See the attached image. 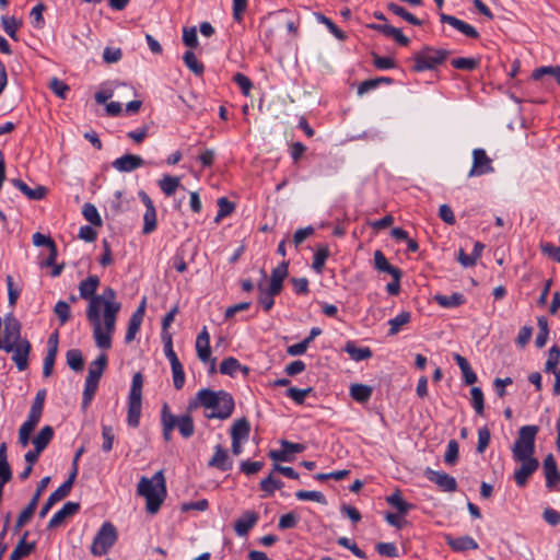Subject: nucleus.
Segmentation results:
<instances>
[{
  "mask_svg": "<svg viewBox=\"0 0 560 560\" xmlns=\"http://www.w3.org/2000/svg\"><path fill=\"white\" fill-rule=\"evenodd\" d=\"M98 301L95 299L94 302L89 303L86 318L92 325L95 345L102 350H108L112 348V336L115 331L117 314L121 304H107L106 308H103L102 320L101 310H97L96 306Z\"/></svg>",
  "mask_w": 560,
  "mask_h": 560,
  "instance_id": "obj_1",
  "label": "nucleus"
},
{
  "mask_svg": "<svg viewBox=\"0 0 560 560\" xmlns=\"http://www.w3.org/2000/svg\"><path fill=\"white\" fill-rule=\"evenodd\" d=\"M200 406L212 410L205 415L206 418L224 420L232 416L235 402L233 396L223 389L215 392L210 388H202L188 402L187 410L190 412Z\"/></svg>",
  "mask_w": 560,
  "mask_h": 560,
  "instance_id": "obj_2",
  "label": "nucleus"
},
{
  "mask_svg": "<svg viewBox=\"0 0 560 560\" xmlns=\"http://www.w3.org/2000/svg\"><path fill=\"white\" fill-rule=\"evenodd\" d=\"M137 493L145 499L148 513H158L166 497V481L163 471H156L151 479L141 477L137 486Z\"/></svg>",
  "mask_w": 560,
  "mask_h": 560,
  "instance_id": "obj_3",
  "label": "nucleus"
},
{
  "mask_svg": "<svg viewBox=\"0 0 560 560\" xmlns=\"http://www.w3.org/2000/svg\"><path fill=\"white\" fill-rule=\"evenodd\" d=\"M539 427L535 424L523 425L518 430V435L512 446V456L514 460L527 459L534 457L536 435Z\"/></svg>",
  "mask_w": 560,
  "mask_h": 560,
  "instance_id": "obj_4",
  "label": "nucleus"
},
{
  "mask_svg": "<svg viewBox=\"0 0 560 560\" xmlns=\"http://www.w3.org/2000/svg\"><path fill=\"white\" fill-rule=\"evenodd\" d=\"M142 387L143 376L137 372L132 376L131 387L128 396L127 423L131 428H138L142 410Z\"/></svg>",
  "mask_w": 560,
  "mask_h": 560,
  "instance_id": "obj_5",
  "label": "nucleus"
},
{
  "mask_svg": "<svg viewBox=\"0 0 560 560\" xmlns=\"http://www.w3.org/2000/svg\"><path fill=\"white\" fill-rule=\"evenodd\" d=\"M450 55L451 51L447 49L424 47L415 55L413 70H435L445 67Z\"/></svg>",
  "mask_w": 560,
  "mask_h": 560,
  "instance_id": "obj_6",
  "label": "nucleus"
},
{
  "mask_svg": "<svg viewBox=\"0 0 560 560\" xmlns=\"http://www.w3.org/2000/svg\"><path fill=\"white\" fill-rule=\"evenodd\" d=\"M118 538L117 529L110 522H105L97 530L91 545L93 556H104L115 545Z\"/></svg>",
  "mask_w": 560,
  "mask_h": 560,
  "instance_id": "obj_7",
  "label": "nucleus"
},
{
  "mask_svg": "<svg viewBox=\"0 0 560 560\" xmlns=\"http://www.w3.org/2000/svg\"><path fill=\"white\" fill-rule=\"evenodd\" d=\"M494 171L492 160L487 155L486 151L481 148L472 151V165L468 173L469 177L481 176Z\"/></svg>",
  "mask_w": 560,
  "mask_h": 560,
  "instance_id": "obj_8",
  "label": "nucleus"
},
{
  "mask_svg": "<svg viewBox=\"0 0 560 560\" xmlns=\"http://www.w3.org/2000/svg\"><path fill=\"white\" fill-rule=\"evenodd\" d=\"M424 476L429 481L435 483L441 491L455 492L457 490L456 479L444 471L427 468Z\"/></svg>",
  "mask_w": 560,
  "mask_h": 560,
  "instance_id": "obj_9",
  "label": "nucleus"
},
{
  "mask_svg": "<svg viewBox=\"0 0 560 560\" xmlns=\"http://www.w3.org/2000/svg\"><path fill=\"white\" fill-rule=\"evenodd\" d=\"M521 467L514 471V480L517 487L523 488L527 485L529 477L538 469L539 460L536 457L517 460Z\"/></svg>",
  "mask_w": 560,
  "mask_h": 560,
  "instance_id": "obj_10",
  "label": "nucleus"
},
{
  "mask_svg": "<svg viewBox=\"0 0 560 560\" xmlns=\"http://www.w3.org/2000/svg\"><path fill=\"white\" fill-rule=\"evenodd\" d=\"M73 487V479H67L62 485H60L46 500L44 505L42 506L38 515L40 518H44L50 509L59 501L65 499L71 492Z\"/></svg>",
  "mask_w": 560,
  "mask_h": 560,
  "instance_id": "obj_11",
  "label": "nucleus"
},
{
  "mask_svg": "<svg viewBox=\"0 0 560 560\" xmlns=\"http://www.w3.org/2000/svg\"><path fill=\"white\" fill-rule=\"evenodd\" d=\"M4 334L3 340H1L2 345L19 342L20 340H24L21 336V323L15 318L12 313H9L4 319Z\"/></svg>",
  "mask_w": 560,
  "mask_h": 560,
  "instance_id": "obj_12",
  "label": "nucleus"
},
{
  "mask_svg": "<svg viewBox=\"0 0 560 560\" xmlns=\"http://www.w3.org/2000/svg\"><path fill=\"white\" fill-rule=\"evenodd\" d=\"M542 471L546 479V487L553 490L560 482V471L557 460L552 454H548L542 462Z\"/></svg>",
  "mask_w": 560,
  "mask_h": 560,
  "instance_id": "obj_13",
  "label": "nucleus"
},
{
  "mask_svg": "<svg viewBox=\"0 0 560 560\" xmlns=\"http://www.w3.org/2000/svg\"><path fill=\"white\" fill-rule=\"evenodd\" d=\"M145 305L147 301L145 298H143L137 310L132 313V315L129 318L128 328L125 336V341L127 343L131 342L136 338L138 331L140 330L145 313Z\"/></svg>",
  "mask_w": 560,
  "mask_h": 560,
  "instance_id": "obj_14",
  "label": "nucleus"
},
{
  "mask_svg": "<svg viewBox=\"0 0 560 560\" xmlns=\"http://www.w3.org/2000/svg\"><path fill=\"white\" fill-rule=\"evenodd\" d=\"M80 503L68 501L63 506L57 511L47 524L48 529L57 528L63 524V522L80 511Z\"/></svg>",
  "mask_w": 560,
  "mask_h": 560,
  "instance_id": "obj_15",
  "label": "nucleus"
},
{
  "mask_svg": "<svg viewBox=\"0 0 560 560\" xmlns=\"http://www.w3.org/2000/svg\"><path fill=\"white\" fill-rule=\"evenodd\" d=\"M440 21L442 23L448 24L458 32H460L463 35H465L468 38H478L479 33L478 31L470 24L466 23L463 20L457 19L456 16L441 13L440 14Z\"/></svg>",
  "mask_w": 560,
  "mask_h": 560,
  "instance_id": "obj_16",
  "label": "nucleus"
},
{
  "mask_svg": "<svg viewBox=\"0 0 560 560\" xmlns=\"http://www.w3.org/2000/svg\"><path fill=\"white\" fill-rule=\"evenodd\" d=\"M144 160L140 155L125 154L116 159L112 165L113 167L121 173H130L141 166H143Z\"/></svg>",
  "mask_w": 560,
  "mask_h": 560,
  "instance_id": "obj_17",
  "label": "nucleus"
},
{
  "mask_svg": "<svg viewBox=\"0 0 560 560\" xmlns=\"http://www.w3.org/2000/svg\"><path fill=\"white\" fill-rule=\"evenodd\" d=\"M289 273V261H282L272 269L268 288L271 293H281L283 290V281Z\"/></svg>",
  "mask_w": 560,
  "mask_h": 560,
  "instance_id": "obj_18",
  "label": "nucleus"
},
{
  "mask_svg": "<svg viewBox=\"0 0 560 560\" xmlns=\"http://www.w3.org/2000/svg\"><path fill=\"white\" fill-rule=\"evenodd\" d=\"M259 515L255 511H246L234 523V530L237 536L243 537L257 524Z\"/></svg>",
  "mask_w": 560,
  "mask_h": 560,
  "instance_id": "obj_19",
  "label": "nucleus"
},
{
  "mask_svg": "<svg viewBox=\"0 0 560 560\" xmlns=\"http://www.w3.org/2000/svg\"><path fill=\"white\" fill-rule=\"evenodd\" d=\"M445 542L447 546L457 552H464L468 550L478 549V542L470 536L465 535L460 537H453L451 535H445Z\"/></svg>",
  "mask_w": 560,
  "mask_h": 560,
  "instance_id": "obj_20",
  "label": "nucleus"
},
{
  "mask_svg": "<svg viewBox=\"0 0 560 560\" xmlns=\"http://www.w3.org/2000/svg\"><path fill=\"white\" fill-rule=\"evenodd\" d=\"M208 467L228 471L232 469L233 460L229 457L228 451L218 444L214 446V454L208 462Z\"/></svg>",
  "mask_w": 560,
  "mask_h": 560,
  "instance_id": "obj_21",
  "label": "nucleus"
},
{
  "mask_svg": "<svg viewBox=\"0 0 560 560\" xmlns=\"http://www.w3.org/2000/svg\"><path fill=\"white\" fill-rule=\"evenodd\" d=\"M196 351H197V355L201 362L206 363L210 360V357H211L210 335L207 330V327H203L202 330L197 336Z\"/></svg>",
  "mask_w": 560,
  "mask_h": 560,
  "instance_id": "obj_22",
  "label": "nucleus"
},
{
  "mask_svg": "<svg viewBox=\"0 0 560 560\" xmlns=\"http://www.w3.org/2000/svg\"><path fill=\"white\" fill-rule=\"evenodd\" d=\"M28 532L26 530L21 539L19 540L15 548L12 550L10 555V560H22L23 558L30 556L36 548L35 541H26V538L28 536Z\"/></svg>",
  "mask_w": 560,
  "mask_h": 560,
  "instance_id": "obj_23",
  "label": "nucleus"
},
{
  "mask_svg": "<svg viewBox=\"0 0 560 560\" xmlns=\"http://www.w3.org/2000/svg\"><path fill=\"white\" fill-rule=\"evenodd\" d=\"M161 424L163 439L164 441L170 442L172 440V432L175 429V416L171 412L166 402L162 406Z\"/></svg>",
  "mask_w": 560,
  "mask_h": 560,
  "instance_id": "obj_24",
  "label": "nucleus"
},
{
  "mask_svg": "<svg viewBox=\"0 0 560 560\" xmlns=\"http://www.w3.org/2000/svg\"><path fill=\"white\" fill-rule=\"evenodd\" d=\"M50 482V477H44L36 486L35 493L33 494L31 501L26 505V508L22 511L25 516L33 517L35 510L37 508L40 495L46 490L48 483Z\"/></svg>",
  "mask_w": 560,
  "mask_h": 560,
  "instance_id": "obj_25",
  "label": "nucleus"
},
{
  "mask_svg": "<svg viewBox=\"0 0 560 560\" xmlns=\"http://www.w3.org/2000/svg\"><path fill=\"white\" fill-rule=\"evenodd\" d=\"M11 184L22 191L28 199L31 200H40L46 195V188L44 186H37L35 189H32L20 178H12Z\"/></svg>",
  "mask_w": 560,
  "mask_h": 560,
  "instance_id": "obj_26",
  "label": "nucleus"
},
{
  "mask_svg": "<svg viewBox=\"0 0 560 560\" xmlns=\"http://www.w3.org/2000/svg\"><path fill=\"white\" fill-rule=\"evenodd\" d=\"M100 287V278L95 275L89 276L85 280L79 284L80 296L84 300L92 301V298L96 296L95 292Z\"/></svg>",
  "mask_w": 560,
  "mask_h": 560,
  "instance_id": "obj_27",
  "label": "nucleus"
},
{
  "mask_svg": "<svg viewBox=\"0 0 560 560\" xmlns=\"http://www.w3.org/2000/svg\"><path fill=\"white\" fill-rule=\"evenodd\" d=\"M453 359L455 360V362L457 363L458 368L462 371L465 384L466 385L475 384L478 381V377H477V374L471 369L467 359L458 353H454Z\"/></svg>",
  "mask_w": 560,
  "mask_h": 560,
  "instance_id": "obj_28",
  "label": "nucleus"
},
{
  "mask_svg": "<svg viewBox=\"0 0 560 560\" xmlns=\"http://www.w3.org/2000/svg\"><path fill=\"white\" fill-rule=\"evenodd\" d=\"M45 399H46V389H39L35 395V398L31 406L30 412L27 415V419L39 423L42 415H43Z\"/></svg>",
  "mask_w": 560,
  "mask_h": 560,
  "instance_id": "obj_29",
  "label": "nucleus"
},
{
  "mask_svg": "<svg viewBox=\"0 0 560 560\" xmlns=\"http://www.w3.org/2000/svg\"><path fill=\"white\" fill-rule=\"evenodd\" d=\"M108 363V358L105 353H101L94 361L90 363L88 376L89 378L98 381L101 380Z\"/></svg>",
  "mask_w": 560,
  "mask_h": 560,
  "instance_id": "obj_30",
  "label": "nucleus"
},
{
  "mask_svg": "<svg viewBox=\"0 0 560 560\" xmlns=\"http://www.w3.org/2000/svg\"><path fill=\"white\" fill-rule=\"evenodd\" d=\"M373 388L365 384H352L350 386V396L353 400L360 404H365L371 399Z\"/></svg>",
  "mask_w": 560,
  "mask_h": 560,
  "instance_id": "obj_31",
  "label": "nucleus"
},
{
  "mask_svg": "<svg viewBox=\"0 0 560 560\" xmlns=\"http://www.w3.org/2000/svg\"><path fill=\"white\" fill-rule=\"evenodd\" d=\"M176 427L184 439H189L194 435L195 424L190 415L175 416V428Z\"/></svg>",
  "mask_w": 560,
  "mask_h": 560,
  "instance_id": "obj_32",
  "label": "nucleus"
},
{
  "mask_svg": "<svg viewBox=\"0 0 560 560\" xmlns=\"http://www.w3.org/2000/svg\"><path fill=\"white\" fill-rule=\"evenodd\" d=\"M250 433V423L246 418L236 420L231 428L232 440L246 441Z\"/></svg>",
  "mask_w": 560,
  "mask_h": 560,
  "instance_id": "obj_33",
  "label": "nucleus"
},
{
  "mask_svg": "<svg viewBox=\"0 0 560 560\" xmlns=\"http://www.w3.org/2000/svg\"><path fill=\"white\" fill-rule=\"evenodd\" d=\"M345 351L354 361H363L373 355L372 350L369 347L359 348L354 341H348L345 345Z\"/></svg>",
  "mask_w": 560,
  "mask_h": 560,
  "instance_id": "obj_34",
  "label": "nucleus"
},
{
  "mask_svg": "<svg viewBox=\"0 0 560 560\" xmlns=\"http://www.w3.org/2000/svg\"><path fill=\"white\" fill-rule=\"evenodd\" d=\"M435 301L438 304L445 308H452L463 305L466 302V299L463 293L454 292L450 295H435Z\"/></svg>",
  "mask_w": 560,
  "mask_h": 560,
  "instance_id": "obj_35",
  "label": "nucleus"
},
{
  "mask_svg": "<svg viewBox=\"0 0 560 560\" xmlns=\"http://www.w3.org/2000/svg\"><path fill=\"white\" fill-rule=\"evenodd\" d=\"M374 266L378 271L390 275L392 278H396L398 276V271L400 270L398 267L390 265L381 250H376L374 253Z\"/></svg>",
  "mask_w": 560,
  "mask_h": 560,
  "instance_id": "obj_36",
  "label": "nucleus"
},
{
  "mask_svg": "<svg viewBox=\"0 0 560 560\" xmlns=\"http://www.w3.org/2000/svg\"><path fill=\"white\" fill-rule=\"evenodd\" d=\"M54 438V429L50 425H45L40 429V431L34 436L33 444L34 447L38 448L39 451H44L50 441Z\"/></svg>",
  "mask_w": 560,
  "mask_h": 560,
  "instance_id": "obj_37",
  "label": "nucleus"
},
{
  "mask_svg": "<svg viewBox=\"0 0 560 560\" xmlns=\"http://www.w3.org/2000/svg\"><path fill=\"white\" fill-rule=\"evenodd\" d=\"M393 82L392 78L389 77H377L373 79H368L360 83L358 88V94L363 95L366 94L375 89H377L382 84H390Z\"/></svg>",
  "mask_w": 560,
  "mask_h": 560,
  "instance_id": "obj_38",
  "label": "nucleus"
},
{
  "mask_svg": "<svg viewBox=\"0 0 560 560\" xmlns=\"http://www.w3.org/2000/svg\"><path fill=\"white\" fill-rule=\"evenodd\" d=\"M257 289L259 291L258 303L265 312H269L275 305V296L280 293H271L270 289L266 288L261 282L258 283Z\"/></svg>",
  "mask_w": 560,
  "mask_h": 560,
  "instance_id": "obj_39",
  "label": "nucleus"
},
{
  "mask_svg": "<svg viewBox=\"0 0 560 560\" xmlns=\"http://www.w3.org/2000/svg\"><path fill=\"white\" fill-rule=\"evenodd\" d=\"M12 479V470L8 462L7 443L0 444V481L9 482Z\"/></svg>",
  "mask_w": 560,
  "mask_h": 560,
  "instance_id": "obj_40",
  "label": "nucleus"
},
{
  "mask_svg": "<svg viewBox=\"0 0 560 560\" xmlns=\"http://www.w3.org/2000/svg\"><path fill=\"white\" fill-rule=\"evenodd\" d=\"M450 65L457 70H474L481 67V59L474 57H456L451 60Z\"/></svg>",
  "mask_w": 560,
  "mask_h": 560,
  "instance_id": "obj_41",
  "label": "nucleus"
},
{
  "mask_svg": "<svg viewBox=\"0 0 560 560\" xmlns=\"http://www.w3.org/2000/svg\"><path fill=\"white\" fill-rule=\"evenodd\" d=\"M68 366L74 372H81L84 369V360L81 350L70 349L66 353Z\"/></svg>",
  "mask_w": 560,
  "mask_h": 560,
  "instance_id": "obj_42",
  "label": "nucleus"
},
{
  "mask_svg": "<svg viewBox=\"0 0 560 560\" xmlns=\"http://www.w3.org/2000/svg\"><path fill=\"white\" fill-rule=\"evenodd\" d=\"M386 501L401 514H406L413 508L411 503L404 500L399 490H396L394 493L388 495Z\"/></svg>",
  "mask_w": 560,
  "mask_h": 560,
  "instance_id": "obj_43",
  "label": "nucleus"
},
{
  "mask_svg": "<svg viewBox=\"0 0 560 560\" xmlns=\"http://www.w3.org/2000/svg\"><path fill=\"white\" fill-rule=\"evenodd\" d=\"M329 255H330V252H329V248L327 245L318 246V248L316 249V252L314 254L313 264H312V268L317 273L323 272L325 262H326L327 258L329 257Z\"/></svg>",
  "mask_w": 560,
  "mask_h": 560,
  "instance_id": "obj_44",
  "label": "nucleus"
},
{
  "mask_svg": "<svg viewBox=\"0 0 560 560\" xmlns=\"http://www.w3.org/2000/svg\"><path fill=\"white\" fill-rule=\"evenodd\" d=\"M410 320H411L410 312H401L400 314H398L394 318H390L388 320V325H389L388 335L389 336L397 335L399 332L400 328L404 325H407L408 323H410Z\"/></svg>",
  "mask_w": 560,
  "mask_h": 560,
  "instance_id": "obj_45",
  "label": "nucleus"
},
{
  "mask_svg": "<svg viewBox=\"0 0 560 560\" xmlns=\"http://www.w3.org/2000/svg\"><path fill=\"white\" fill-rule=\"evenodd\" d=\"M98 381L92 380L86 377L84 383V390H83V397H82V409H86L90 404L92 402L97 387H98Z\"/></svg>",
  "mask_w": 560,
  "mask_h": 560,
  "instance_id": "obj_46",
  "label": "nucleus"
},
{
  "mask_svg": "<svg viewBox=\"0 0 560 560\" xmlns=\"http://www.w3.org/2000/svg\"><path fill=\"white\" fill-rule=\"evenodd\" d=\"M388 10L390 12H393L395 15L404 19L405 21H407L408 23H410L412 25H416V26L422 25L421 20H419L417 16H415L412 13H410L409 11H407L404 7H401L399 4L389 3Z\"/></svg>",
  "mask_w": 560,
  "mask_h": 560,
  "instance_id": "obj_47",
  "label": "nucleus"
},
{
  "mask_svg": "<svg viewBox=\"0 0 560 560\" xmlns=\"http://www.w3.org/2000/svg\"><path fill=\"white\" fill-rule=\"evenodd\" d=\"M180 182L178 177L164 175L162 179L159 180V186L161 190L167 196H173L177 188L179 187Z\"/></svg>",
  "mask_w": 560,
  "mask_h": 560,
  "instance_id": "obj_48",
  "label": "nucleus"
},
{
  "mask_svg": "<svg viewBox=\"0 0 560 560\" xmlns=\"http://www.w3.org/2000/svg\"><path fill=\"white\" fill-rule=\"evenodd\" d=\"M37 422L26 419L19 429V443L26 447L30 443L32 432L37 427Z\"/></svg>",
  "mask_w": 560,
  "mask_h": 560,
  "instance_id": "obj_49",
  "label": "nucleus"
},
{
  "mask_svg": "<svg viewBox=\"0 0 560 560\" xmlns=\"http://www.w3.org/2000/svg\"><path fill=\"white\" fill-rule=\"evenodd\" d=\"M116 291L113 288L107 287L104 289L101 295L92 298L91 302H94L95 299L100 300L96 306L97 310H101L102 307L106 308L107 304H120L119 302L116 301Z\"/></svg>",
  "mask_w": 560,
  "mask_h": 560,
  "instance_id": "obj_50",
  "label": "nucleus"
},
{
  "mask_svg": "<svg viewBox=\"0 0 560 560\" xmlns=\"http://www.w3.org/2000/svg\"><path fill=\"white\" fill-rule=\"evenodd\" d=\"M240 368L241 363L236 358L228 357L221 362L219 371L223 375L234 377L237 374Z\"/></svg>",
  "mask_w": 560,
  "mask_h": 560,
  "instance_id": "obj_51",
  "label": "nucleus"
},
{
  "mask_svg": "<svg viewBox=\"0 0 560 560\" xmlns=\"http://www.w3.org/2000/svg\"><path fill=\"white\" fill-rule=\"evenodd\" d=\"M82 214L86 221H89L94 226H101L103 224V220L93 203L86 202L82 208Z\"/></svg>",
  "mask_w": 560,
  "mask_h": 560,
  "instance_id": "obj_52",
  "label": "nucleus"
},
{
  "mask_svg": "<svg viewBox=\"0 0 560 560\" xmlns=\"http://www.w3.org/2000/svg\"><path fill=\"white\" fill-rule=\"evenodd\" d=\"M1 23L3 25L4 32L14 40L18 39L16 32L21 26V21L15 19L14 16H5L1 18Z\"/></svg>",
  "mask_w": 560,
  "mask_h": 560,
  "instance_id": "obj_53",
  "label": "nucleus"
},
{
  "mask_svg": "<svg viewBox=\"0 0 560 560\" xmlns=\"http://www.w3.org/2000/svg\"><path fill=\"white\" fill-rule=\"evenodd\" d=\"M296 499L301 501H315L319 504L326 505V497L319 491L299 490L295 492Z\"/></svg>",
  "mask_w": 560,
  "mask_h": 560,
  "instance_id": "obj_54",
  "label": "nucleus"
},
{
  "mask_svg": "<svg viewBox=\"0 0 560 560\" xmlns=\"http://www.w3.org/2000/svg\"><path fill=\"white\" fill-rule=\"evenodd\" d=\"M183 43L186 47L195 49L198 47V36L196 26H184L183 27Z\"/></svg>",
  "mask_w": 560,
  "mask_h": 560,
  "instance_id": "obj_55",
  "label": "nucleus"
},
{
  "mask_svg": "<svg viewBox=\"0 0 560 560\" xmlns=\"http://www.w3.org/2000/svg\"><path fill=\"white\" fill-rule=\"evenodd\" d=\"M471 405L477 415L483 416L485 412V397L480 387H472L470 389Z\"/></svg>",
  "mask_w": 560,
  "mask_h": 560,
  "instance_id": "obj_56",
  "label": "nucleus"
},
{
  "mask_svg": "<svg viewBox=\"0 0 560 560\" xmlns=\"http://www.w3.org/2000/svg\"><path fill=\"white\" fill-rule=\"evenodd\" d=\"M283 486V482L280 479H275L271 474L259 482L260 489L268 495H272L276 490L281 489Z\"/></svg>",
  "mask_w": 560,
  "mask_h": 560,
  "instance_id": "obj_57",
  "label": "nucleus"
},
{
  "mask_svg": "<svg viewBox=\"0 0 560 560\" xmlns=\"http://www.w3.org/2000/svg\"><path fill=\"white\" fill-rule=\"evenodd\" d=\"M313 392L312 387L307 388H296V387H290L288 388L285 395L291 398L295 404L303 405L305 401V398Z\"/></svg>",
  "mask_w": 560,
  "mask_h": 560,
  "instance_id": "obj_58",
  "label": "nucleus"
},
{
  "mask_svg": "<svg viewBox=\"0 0 560 560\" xmlns=\"http://www.w3.org/2000/svg\"><path fill=\"white\" fill-rule=\"evenodd\" d=\"M156 225H158L156 210L155 209L145 210L144 215H143L142 233L145 235L151 234L153 231H155Z\"/></svg>",
  "mask_w": 560,
  "mask_h": 560,
  "instance_id": "obj_59",
  "label": "nucleus"
},
{
  "mask_svg": "<svg viewBox=\"0 0 560 560\" xmlns=\"http://www.w3.org/2000/svg\"><path fill=\"white\" fill-rule=\"evenodd\" d=\"M560 362V348L557 345H553L548 351V358L545 363L544 372L553 371L558 369V364Z\"/></svg>",
  "mask_w": 560,
  "mask_h": 560,
  "instance_id": "obj_60",
  "label": "nucleus"
},
{
  "mask_svg": "<svg viewBox=\"0 0 560 560\" xmlns=\"http://www.w3.org/2000/svg\"><path fill=\"white\" fill-rule=\"evenodd\" d=\"M48 86L52 91V93L61 100H66L70 91L69 85L66 84L63 81L59 80L58 78H52Z\"/></svg>",
  "mask_w": 560,
  "mask_h": 560,
  "instance_id": "obj_61",
  "label": "nucleus"
},
{
  "mask_svg": "<svg viewBox=\"0 0 560 560\" xmlns=\"http://www.w3.org/2000/svg\"><path fill=\"white\" fill-rule=\"evenodd\" d=\"M459 446L456 440H451L447 443L446 452L444 454V462L447 465H455L458 460Z\"/></svg>",
  "mask_w": 560,
  "mask_h": 560,
  "instance_id": "obj_62",
  "label": "nucleus"
},
{
  "mask_svg": "<svg viewBox=\"0 0 560 560\" xmlns=\"http://www.w3.org/2000/svg\"><path fill=\"white\" fill-rule=\"evenodd\" d=\"M218 207L219 210L215 217V222H219L222 218L230 215L235 208L234 203L231 202L226 197H220L218 199Z\"/></svg>",
  "mask_w": 560,
  "mask_h": 560,
  "instance_id": "obj_63",
  "label": "nucleus"
},
{
  "mask_svg": "<svg viewBox=\"0 0 560 560\" xmlns=\"http://www.w3.org/2000/svg\"><path fill=\"white\" fill-rule=\"evenodd\" d=\"M54 313L58 317L60 325H65L71 317L70 306L65 301H58L54 307Z\"/></svg>",
  "mask_w": 560,
  "mask_h": 560,
  "instance_id": "obj_64",
  "label": "nucleus"
}]
</instances>
